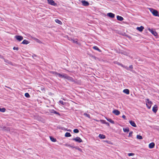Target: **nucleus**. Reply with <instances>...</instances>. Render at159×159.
<instances>
[{"label":"nucleus","mask_w":159,"mask_h":159,"mask_svg":"<svg viewBox=\"0 0 159 159\" xmlns=\"http://www.w3.org/2000/svg\"><path fill=\"white\" fill-rule=\"evenodd\" d=\"M132 134H133L132 131L130 132L129 133V135L128 137H130L132 135Z\"/></svg>","instance_id":"obj_37"},{"label":"nucleus","mask_w":159,"mask_h":159,"mask_svg":"<svg viewBox=\"0 0 159 159\" xmlns=\"http://www.w3.org/2000/svg\"><path fill=\"white\" fill-rule=\"evenodd\" d=\"M150 10L154 16L159 17V15L157 11L152 8H150Z\"/></svg>","instance_id":"obj_2"},{"label":"nucleus","mask_w":159,"mask_h":159,"mask_svg":"<svg viewBox=\"0 0 159 159\" xmlns=\"http://www.w3.org/2000/svg\"><path fill=\"white\" fill-rule=\"evenodd\" d=\"M6 110V109L5 108H1L0 107V111H1V112H4Z\"/></svg>","instance_id":"obj_29"},{"label":"nucleus","mask_w":159,"mask_h":159,"mask_svg":"<svg viewBox=\"0 0 159 159\" xmlns=\"http://www.w3.org/2000/svg\"><path fill=\"white\" fill-rule=\"evenodd\" d=\"M102 123L103 124H106L107 125V126H109V123L107 122L106 120H102Z\"/></svg>","instance_id":"obj_28"},{"label":"nucleus","mask_w":159,"mask_h":159,"mask_svg":"<svg viewBox=\"0 0 159 159\" xmlns=\"http://www.w3.org/2000/svg\"><path fill=\"white\" fill-rule=\"evenodd\" d=\"M130 124L133 127H136L137 126L136 124L135 123V122L133 120L129 121Z\"/></svg>","instance_id":"obj_13"},{"label":"nucleus","mask_w":159,"mask_h":159,"mask_svg":"<svg viewBox=\"0 0 159 159\" xmlns=\"http://www.w3.org/2000/svg\"><path fill=\"white\" fill-rule=\"evenodd\" d=\"M107 16L111 18H114L115 17V14L111 13L109 12L107 14Z\"/></svg>","instance_id":"obj_10"},{"label":"nucleus","mask_w":159,"mask_h":159,"mask_svg":"<svg viewBox=\"0 0 159 159\" xmlns=\"http://www.w3.org/2000/svg\"><path fill=\"white\" fill-rule=\"evenodd\" d=\"M62 78L66 79L70 81H71L73 80V78L72 77H70L67 75L66 74H65L62 75Z\"/></svg>","instance_id":"obj_3"},{"label":"nucleus","mask_w":159,"mask_h":159,"mask_svg":"<svg viewBox=\"0 0 159 159\" xmlns=\"http://www.w3.org/2000/svg\"><path fill=\"white\" fill-rule=\"evenodd\" d=\"M48 4L53 6H56L57 4L53 0H47Z\"/></svg>","instance_id":"obj_5"},{"label":"nucleus","mask_w":159,"mask_h":159,"mask_svg":"<svg viewBox=\"0 0 159 159\" xmlns=\"http://www.w3.org/2000/svg\"><path fill=\"white\" fill-rule=\"evenodd\" d=\"M123 92L127 94L129 93V91L128 89H125L123 90Z\"/></svg>","instance_id":"obj_19"},{"label":"nucleus","mask_w":159,"mask_h":159,"mask_svg":"<svg viewBox=\"0 0 159 159\" xmlns=\"http://www.w3.org/2000/svg\"><path fill=\"white\" fill-rule=\"evenodd\" d=\"M129 69H133V66L132 65H130L129 67Z\"/></svg>","instance_id":"obj_43"},{"label":"nucleus","mask_w":159,"mask_h":159,"mask_svg":"<svg viewBox=\"0 0 159 159\" xmlns=\"http://www.w3.org/2000/svg\"><path fill=\"white\" fill-rule=\"evenodd\" d=\"M74 148H75V149L77 150H78L80 153H82L83 152L82 149L79 148L78 147L76 146L74 147Z\"/></svg>","instance_id":"obj_20"},{"label":"nucleus","mask_w":159,"mask_h":159,"mask_svg":"<svg viewBox=\"0 0 159 159\" xmlns=\"http://www.w3.org/2000/svg\"><path fill=\"white\" fill-rule=\"evenodd\" d=\"M71 134L70 133L66 132L65 134V136L66 137H69L71 136Z\"/></svg>","instance_id":"obj_25"},{"label":"nucleus","mask_w":159,"mask_h":159,"mask_svg":"<svg viewBox=\"0 0 159 159\" xmlns=\"http://www.w3.org/2000/svg\"><path fill=\"white\" fill-rule=\"evenodd\" d=\"M73 132L75 133H78L79 132V130L77 129H74Z\"/></svg>","instance_id":"obj_31"},{"label":"nucleus","mask_w":159,"mask_h":159,"mask_svg":"<svg viewBox=\"0 0 159 159\" xmlns=\"http://www.w3.org/2000/svg\"><path fill=\"white\" fill-rule=\"evenodd\" d=\"M2 57H3V56H2L0 55V57H1V58H2Z\"/></svg>","instance_id":"obj_46"},{"label":"nucleus","mask_w":159,"mask_h":159,"mask_svg":"<svg viewBox=\"0 0 159 159\" xmlns=\"http://www.w3.org/2000/svg\"><path fill=\"white\" fill-rule=\"evenodd\" d=\"M157 105H155L153 107L152 109L154 113H156L157 110Z\"/></svg>","instance_id":"obj_12"},{"label":"nucleus","mask_w":159,"mask_h":159,"mask_svg":"<svg viewBox=\"0 0 159 159\" xmlns=\"http://www.w3.org/2000/svg\"><path fill=\"white\" fill-rule=\"evenodd\" d=\"M122 117L124 119H126V116L124 115L122 116Z\"/></svg>","instance_id":"obj_44"},{"label":"nucleus","mask_w":159,"mask_h":159,"mask_svg":"<svg viewBox=\"0 0 159 159\" xmlns=\"http://www.w3.org/2000/svg\"><path fill=\"white\" fill-rule=\"evenodd\" d=\"M72 140L79 143H80L83 142L82 140L79 137H77L75 138H73Z\"/></svg>","instance_id":"obj_4"},{"label":"nucleus","mask_w":159,"mask_h":159,"mask_svg":"<svg viewBox=\"0 0 159 159\" xmlns=\"http://www.w3.org/2000/svg\"><path fill=\"white\" fill-rule=\"evenodd\" d=\"M123 67L125 68L127 70H131L129 69V67H127L126 66H124V67Z\"/></svg>","instance_id":"obj_40"},{"label":"nucleus","mask_w":159,"mask_h":159,"mask_svg":"<svg viewBox=\"0 0 159 159\" xmlns=\"http://www.w3.org/2000/svg\"><path fill=\"white\" fill-rule=\"evenodd\" d=\"M106 120L111 123L112 124H114V122L113 120L112 119L110 118H107V117L106 118Z\"/></svg>","instance_id":"obj_18"},{"label":"nucleus","mask_w":159,"mask_h":159,"mask_svg":"<svg viewBox=\"0 0 159 159\" xmlns=\"http://www.w3.org/2000/svg\"><path fill=\"white\" fill-rule=\"evenodd\" d=\"M84 115L89 118H90V115L89 114H88L86 113H84Z\"/></svg>","instance_id":"obj_32"},{"label":"nucleus","mask_w":159,"mask_h":159,"mask_svg":"<svg viewBox=\"0 0 159 159\" xmlns=\"http://www.w3.org/2000/svg\"><path fill=\"white\" fill-rule=\"evenodd\" d=\"M55 21L57 23H58L60 25H62V24L61 21L60 20H59L58 19H55Z\"/></svg>","instance_id":"obj_21"},{"label":"nucleus","mask_w":159,"mask_h":159,"mask_svg":"<svg viewBox=\"0 0 159 159\" xmlns=\"http://www.w3.org/2000/svg\"><path fill=\"white\" fill-rule=\"evenodd\" d=\"M36 42L39 43H41V42L40 40H39V39L37 38H34V39Z\"/></svg>","instance_id":"obj_34"},{"label":"nucleus","mask_w":159,"mask_h":159,"mask_svg":"<svg viewBox=\"0 0 159 159\" xmlns=\"http://www.w3.org/2000/svg\"><path fill=\"white\" fill-rule=\"evenodd\" d=\"M81 3L83 5L85 6H88L89 5V2L85 0H82L81 1Z\"/></svg>","instance_id":"obj_8"},{"label":"nucleus","mask_w":159,"mask_h":159,"mask_svg":"<svg viewBox=\"0 0 159 159\" xmlns=\"http://www.w3.org/2000/svg\"><path fill=\"white\" fill-rule=\"evenodd\" d=\"M123 130L125 132H128L129 131V129L128 128L123 129Z\"/></svg>","instance_id":"obj_26"},{"label":"nucleus","mask_w":159,"mask_h":159,"mask_svg":"<svg viewBox=\"0 0 159 159\" xmlns=\"http://www.w3.org/2000/svg\"><path fill=\"white\" fill-rule=\"evenodd\" d=\"M15 38L19 42L22 40L23 39V38L22 36L19 35H16Z\"/></svg>","instance_id":"obj_7"},{"label":"nucleus","mask_w":159,"mask_h":159,"mask_svg":"<svg viewBox=\"0 0 159 159\" xmlns=\"http://www.w3.org/2000/svg\"><path fill=\"white\" fill-rule=\"evenodd\" d=\"M117 65H119V66H121V67H124V66L122 64H121V63H120V62H117V63H116Z\"/></svg>","instance_id":"obj_35"},{"label":"nucleus","mask_w":159,"mask_h":159,"mask_svg":"<svg viewBox=\"0 0 159 159\" xmlns=\"http://www.w3.org/2000/svg\"><path fill=\"white\" fill-rule=\"evenodd\" d=\"M13 49L14 50H18L19 49V48L18 47H14L13 48Z\"/></svg>","instance_id":"obj_42"},{"label":"nucleus","mask_w":159,"mask_h":159,"mask_svg":"<svg viewBox=\"0 0 159 159\" xmlns=\"http://www.w3.org/2000/svg\"><path fill=\"white\" fill-rule=\"evenodd\" d=\"M137 139H143V137L142 136L139 135H137Z\"/></svg>","instance_id":"obj_30"},{"label":"nucleus","mask_w":159,"mask_h":159,"mask_svg":"<svg viewBox=\"0 0 159 159\" xmlns=\"http://www.w3.org/2000/svg\"><path fill=\"white\" fill-rule=\"evenodd\" d=\"M57 75H58L61 78H62V75L58 73H57Z\"/></svg>","instance_id":"obj_41"},{"label":"nucleus","mask_w":159,"mask_h":159,"mask_svg":"<svg viewBox=\"0 0 159 159\" xmlns=\"http://www.w3.org/2000/svg\"><path fill=\"white\" fill-rule=\"evenodd\" d=\"M155 143L153 142H152L149 144V147L150 148H153L155 146Z\"/></svg>","instance_id":"obj_15"},{"label":"nucleus","mask_w":159,"mask_h":159,"mask_svg":"<svg viewBox=\"0 0 159 159\" xmlns=\"http://www.w3.org/2000/svg\"><path fill=\"white\" fill-rule=\"evenodd\" d=\"M50 73L52 75H56V76H57V74L58 73L56 71H51L50 72Z\"/></svg>","instance_id":"obj_27"},{"label":"nucleus","mask_w":159,"mask_h":159,"mask_svg":"<svg viewBox=\"0 0 159 159\" xmlns=\"http://www.w3.org/2000/svg\"><path fill=\"white\" fill-rule=\"evenodd\" d=\"M145 99L146 100L145 102L147 106L148 109H150L151 107L152 102L148 99Z\"/></svg>","instance_id":"obj_1"},{"label":"nucleus","mask_w":159,"mask_h":159,"mask_svg":"<svg viewBox=\"0 0 159 159\" xmlns=\"http://www.w3.org/2000/svg\"><path fill=\"white\" fill-rule=\"evenodd\" d=\"M93 48L95 50L98 51L99 52H101V50L98 48L97 46H93Z\"/></svg>","instance_id":"obj_23"},{"label":"nucleus","mask_w":159,"mask_h":159,"mask_svg":"<svg viewBox=\"0 0 159 159\" xmlns=\"http://www.w3.org/2000/svg\"><path fill=\"white\" fill-rule=\"evenodd\" d=\"M59 102L60 103H61L62 105H64V102L62 101H61V100L59 101Z\"/></svg>","instance_id":"obj_39"},{"label":"nucleus","mask_w":159,"mask_h":159,"mask_svg":"<svg viewBox=\"0 0 159 159\" xmlns=\"http://www.w3.org/2000/svg\"><path fill=\"white\" fill-rule=\"evenodd\" d=\"M25 97L27 98L30 97V96L29 93H25Z\"/></svg>","instance_id":"obj_33"},{"label":"nucleus","mask_w":159,"mask_h":159,"mask_svg":"<svg viewBox=\"0 0 159 159\" xmlns=\"http://www.w3.org/2000/svg\"><path fill=\"white\" fill-rule=\"evenodd\" d=\"M29 43V41L26 40L25 39L21 43V44H27L28 43Z\"/></svg>","instance_id":"obj_17"},{"label":"nucleus","mask_w":159,"mask_h":159,"mask_svg":"<svg viewBox=\"0 0 159 159\" xmlns=\"http://www.w3.org/2000/svg\"><path fill=\"white\" fill-rule=\"evenodd\" d=\"M4 128H6V127H5V128H4Z\"/></svg>","instance_id":"obj_49"},{"label":"nucleus","mask_w":159,"mask_h":159,"mask_svg":"<svg viewBox=\"0 0 159 159\" xmlns=\"http://www.w3.org/2000/svg\"><path fill=\"white\" fill-rule=\"evenodd\" d=\"M112 112L117 116L119 115L120 113V111L116 109L114 110Z\"/></svg>","instance_id":"obj_11"},{"label":"nucleus","mask_w":159,"mask_h":159,"mask_svg":"<svg viewBox=\"0 0 159 159\" xmlns=\"http://www.w3.org/2000/svg\"><path fill=\"white\" fill-rule=\"evenodd\" d=\"M72 41L73 43H75L77 44H78V42L77 41H76L75 40H72Z\"/></svg>","instance_id":"obj_38"},{"label":"nucleus","mask_w":159,"mask_h":159,"mask_svg":"<svg viewBox=\"0 0 159 159\" xmlns=\"http://www.w3.org/2000/svg\"><path fill=\"white\" fill-rule=\"evenodd\" d=\"M144 29V27L142 26H141L140 27H138L136 28L137 30L140 32H142Z\"/></svg>","instance_id":"obj_14"},{"label":"nucleus","mask_w":159,"mask_h":159,"mask_svg":"<svg viewBox=\"0 0 159 159\" xmlns=\"http://www.w3.org/2000/svg\"><path fill=\"white\" fill-rule=\"evenodd\" d=\"M148 30L154 36H157V33L155 30L150 28H149Z\"/></svg>","instance_id":"obj_6"},{"label":"nucleus","mask_w":159,"mask_h":159,"mask_svg":"<svg viewBox=\"0 0 159 159\" xmlns=\"http://www.w3.org/2000/svg\"><path fill=\"white\" fill-rule=\"evenodd\" d=\"M6 87H7V88H9V89H11V88L10 87H7L6 86Z\"/></svg>","instance_id":"obj_47"},{"label":"nucleus","mask_w":159,"mask_h":159,"mask_svg":"<svg viewBox=\"0 0 159 159\" xmlns=\"http://www.w3.org/2000/svg\"><path fill=\"white\" fill-rule=\"evenodd\" d=\"M7 130H9V128H7Z\"/></svg>","instance_id":"obj_48"},{"label":"nucleus","mask_w":159,"mask_h":159,"mask_svg":"<svg viewBox=\"0 0 159 159\" xmlns=\"http://www.w3.org/2000/svg\"><path fill=\"white\" fill-rule=\"evenodd\" d=\"M50 138L51 140L53 142H55L56 141V139L52 136H50Z\"/></svg>","instance_id":"obj_24"},{"label":"nucleus","mask_w":159,"mask_h":159,"mask_svg":"<svg viewBox=\"0 0 159 159\" xmlns=\"http://www.w3.org/2000/svg\"><path fill=\"white\" fill-rule=\"evenodd\" d=\"M98 136L102 139H103L106 138V136L102 134H99Z\"/></svg>","instance_id":"obj_22"},{"label":"nucleus","mask_w":159,"mask_h":159,"mask_svg":"<svg viewBox=\"0 0 159 159\" xmlns=\"http://www.w3.org/2000/svg\"><path fill=\"white\" fill-rule=\"evenodd\" d=\"M5 61L6 62H7V61H8V60H5Z\"/></svg>","instance_id":"obj_45"},{"label":"nucleus","mask_w":159,"mask_h":159,"mask_svg":"<svg viewBox=\"0 0 159 159\" xmlns=\"http://www.w3.org/2000/svg\"><path fill=\"white\" fill-rule=\"evenodd\" d=\"M50 112L52 113H54L56 114H57L59 116H60V114L59 112H57L56 111L54 110L53 109L50 110Z\"/></svg>","instance_id":"obj_9"},{"label":"nucleus","mask_w":159,"mask_h":159,"mask_svg":"<svg viewBox=\"0 0 159 159\" xmlns=\"http://www.w3.org/2000/svg\"><path fill=\"white\" fill-rule=\"evenodd\" d=\"M116 18L118 20L120 21H121L124 20V18L118 15L117 16Z\"/></svg>","instance_id":"obj_16"},{"label":"nucleus","mask_w":159,"mask_h":159,"mask_svg":"<svg viewBox=\"0 0 159 159\" xmlns=\"http://www.w3.org/2000/svg\"><path fill=\"white\" fill-rule=\"evenodd\" d=\"M134 153H129L128 154V155L129 156H134Z\"/></svg>","instance_id":"obj_36"}]
</instances>
